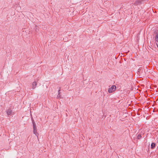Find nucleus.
<instances>
[{"instance_id":"1","label":"nucleus","mask_w":158,"mask_h":158,"mask_svg":"<svg viewBox=\"0 0 158 158\" xmlns=\"http://www.w3.org/2000/svg\"><path fill=\"white\" fill-rule=\"evenodd\" d=\"M116 89V87L114 85H113L108 89V92L109 93H112L115 91Z\"/></svg>"},{"instance_id":"2","label":"nucleus","mask_w":158,"mask_h":158,"mask_svg":"<svg viewBox=\"0 0 158 158\" xmlns=\"http://www.w3.org/2000/svg\"><path fill=\"white\" fill-rule=\"evenodd\" d=\"M37 85V83L36 81L33 82L32 84V89H34L36 88Z\"/></svg>"},{"instance_id":"3","label":"nucleus","mask_w":158,"mask_h":158,"mask_svg":"<svg viewBox=\"0 0 158 158\" xmlns=\"http://www.w3.org/2000/svg\"><path fill=\"white\" fill-rule=\"evenodd\" d=\"M141 2L140 0H137L134 3V4L135 5H138L140 4Z\"/></svg>"},{"instance_id":"4","label":"nucleus","mask_w":158,"mask_h":158,"mask_svg":"<svg viewBox=\"0 0 158 158\" xmlns=\"http://www.w3.org/2000/svg\"><path fill=\"white\" fill-rule=\"evenodd\" d=\"M12 111L11 109H8L7 112V114L8 115H11L12 114Z\"/></svg>"},{"instance_id":"5","label":"nucleus","mask_w":158,"mask_h":158,"mask_svg":"<svg viewBox=\"0 0 158 158\" xmlns=\"http://www.w3.org/2000/svg\"><path fill=\"white\" fill-rule=\"evenodd\" d=\"M156 144L154 143H152L151 145V148L152 149H153L155 147Z\"/></svg>"},{"instance_id":"6","label":"nucleus","mask_w":158,"mask_h":158,"mask_svg":"<svg viewBox=\"0 0 158 158\" xmlns=\"http://www.w3.org/2000/svg\"><path fill=\"white\" fill-rule=\"evenodd\" d=\"M155 41L157 42H158V34H157L156 36Z\"/></svg>"},{"instance_id":"7","label":"nucleus","mask_w":158,"mask_h":158,"mask_svg":"<svg viewBox=\"0 0 158 158\" xmlns=\"http://www.w3.org/2000/svg\"><path fill=\"white\" fill-rule=\"evenodd\" d=\"M33 133H34L35 135L37 136L38 137L37 135V130H33Z\"/></svg>"},{"instance_id":"8","label":"nucleus","mask_w":158,"mask_h":158,"mask_svg":"<svg viewBox=\"0 0 158 158\" xmlns=\"http://www.w3.org/2000/svg\"><path fill=\"white\" fill-rule=\"evenodd\" d=\"M141 138V135L140 134H139L137 136V139H139Z\"/></svg>"},{"instance_id":"9","label":"nucleus","mask_w":158,"mask_h":158,"mask_svg":"<svg viewBox=\"0 0 158 158\" xmlns=\"http://www.w3.org/2000/svg\"><path fill=\"white\" fill-rule=\"evenodd\" d=\"M60 90H59L58 91V95L57 96V98H60V96L59 95L60 92Z\"/></svg>"},{"instance_id":"10","label":"nucleus","mask_w":158,"mask_h":158,"mask_svg":"<svg viewBox=\"0 0 158 158\" xmlns=\"http://www.w3.org/2000/svg\"><path fill=\"white\" fill-rule=\"evenodd\" d=\"M33 130H36V125H33Z\"/></svg>"},{"instance_id":"11","label":"nucleus","mask_w":158,"mask_h":158,"mask_svg":"<svg viewBox=\"0 0 158 158\" xmlns=\"http://www.w3.org/2000/svg\"><path fill=\"white\" fill-rule=\"evenodd\" d=\"M32 122L33 125H35V123L34 121L33 120V119H32Z\"/></svg>"},{"instance_id":"12","label":"nucleus","mask_w":158,"mask_h":158,"mask_svg":"<svg viewBox=\"0 0 158 158\" xmlns=\"http://www.w3.org/2000/svg\"><path fill=\"white\" fill-rule=\"evenodd\" d=\"M32 122L33 125H35V123L34 121L33 120V119H32Z\"/></svg>"}]
</instances>
